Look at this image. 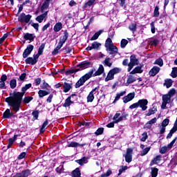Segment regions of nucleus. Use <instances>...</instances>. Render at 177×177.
I'll return each instance as SVG.
<instances>
[{"label":"nucleus","instance_id":"f257e3e1","mask_svg":"<svg viewBox=\"0 0 177 177\" xmlns=\"http://www.w3.org/2000/svg\"><path fill=\"white\" fill-rule=\"evenodd\" d=\"M32 86V84H28L25 86L22 87V92L14 93L12 96L6 98V102L8 103L10 107H12V111L17 113L20 110V106H21V100H23V96L26 93V91H28L30 88Z\"/></svg>","mask_w":177,"mask_h":177},{"label":"nucleus","instance_id":"f03ea898","mask_svg":"<svg viewBox=\"0 0 177 177\" xmlns=\"http://www.w3.org/2000/svg\"><path fill=\"white\" fill-rule=\"evenodd\" d=\"M105 48L109 50V55L115 56L118 53V48L113 44L111 38H108L105 42Z\"/></svg>","mask_w":177,"mask_h":177},{"label":"nucleus","instance_id":"7ed1b4c3","mask_svg":"<svg viewBox=\"0 0 177 177\" xmlns=\"http://www.w3.org/2000/svg\"><path fill=\"white\" fill-rule=\"evenodd\" d=\"M95 69H91L88 73H86L84 76H82L75 84V88H80L82 86L92 77Z\"/></svg>","mask_w":177,"mask_h":177},{"label":"nucleus","instance_id":"20e7f679","mask_svg":"<svg viewBox=\"0 0 177 177\" xmlns=\"http://www.w3.org/2000/svg\"><path fill=\"white\" fill-rule=\"evenodd\" d=\"M138 64H139V60L135 55H131L130 57V62L128 64V73H131V70H132L135 66H138Z\"/></svg>","mask_w":177,"mask_h":177},{"label":"nucleus","instance_id":"39448f33","mask_svg":"<svg viewBox=\"0 0 177 177\" xmlns=\"http://www.w3.org/2000/svg\"><path fill=\"white\" fill-rule=\"evenodd\" d=\"M32 17V16H31L30 15H25L24 13H21L19 15L18 20L21 23H29L30 20H31Z\"/></svg>","mask_w":177,"mask_h":177},{"label":"nucleus","instance_id":"423d86ee","mask_svg":"<svg viewBox=\"0 0 177 177\" xmlns=\"http://www.w3.org/2000/svg\"><path fill=\"white\" fill-rule=\"evenodd\" d=\"M162 103L161 105V109L163 110H165L167 109V104L171 103V97L169 95H167V94L162 95Z\"/></svg>","mask_w":177,"mask_h":177},{"label":"nucleus","instance_id":"0eeeda50","mask_svg":"<svg viewBox=\"0 0 177 177\" xmlns=\"http://www.w3.org/2000/svg\"><path fill=\"white\" fill-rule=\"evenodd\" d=\"M138 107L142 109V111H146L147 110V104H149V101L147 99L139 100Z\"/></svg>","mask_w":177,"mask_h":177},{"label":"nucleus","instance_id":"6e6552de","mask_svg":"<svg viewBox=\"0 0 177 177\" xmlns=\"http://www.w3.org/2000/svg\"><path fill=\"white\" fill-rule=\"evenodd\" d=\"M34 50V46L29 44L27 48L24 50L23 53V57L26 59V57H28L29 55H31V52Z\"/></svg>","mask_w":177,"mask_h":177},{"label":"nucleus","instance_id":"1a4fd4ad","mask_svg":"<svg viewBox=\"0 0 177 177\" xmlns=\"http://www.w3.org/2000/svg\"><path fill=\"white\" fill-rule=\"evenodd\" d=\"M99 91V88L98 87H95V88H93L88 94V95L87 96V102L88 103H92V102H93V100L95 99V93H96V91Z\"/></svg>","mask_w":177,"mask_h":177},{"label":"nucleus","instance_id":"9d476101","mask_svg":"<svg viewBox=\"0 0 177 177\" xmlns=\"http://www.w3.org/2000/svg\"><path fill=\"white\" fill-rule=\"evenodd\" d=\"M133 150L131 148L127 149L126 154L124 155L126 162H131L132 161V152Z\"/></svg>","mask_w":177,"mask_h":177},{"label":"nucleus","instance_id":"9b49d317","mask_svg":"<svg viewBox=\"0 0 177 177\" xmlns=\"http://www.w3.org/2000/svg\"><path fill=\"white\" fill-rule=\"evenodd\" d=\"M157 122V118H153L151 120L148 121L145 125H144V129H151V127H153V124H156Z\"/></svg>","mask_w":177,"mask_h":177},{"label":"nucleus","instance_id":"f8f14e48","mask_svg":"<svg viewBox=\"0 0 177 177\" xmlns=\"http://www.w3.org/2000/svg\"><path fill=\"white\" fill-rule=\"evenodd\" d=\"M92 66H93L92 62H88V61H84V62H82L80 64H79L78 67H80V68H82V70H84L85 68L92 67Z\"/></svg>","mask_w":177,"mask_h":177},{"label":"nucleus","instance_id":"ddd939ff","mask_svg":"<svg viewBox=\"0 0 177 177\" xmlns=\"http://www.w3.org/2000/svg\"><path fill=\"white\" fill-rule=\"evenodd\" d=\"M133 99H135V93H130L123 97V102L124 103H128L131 100H133Z\"/></svg>","mask_w":177,"mask_h":177},{"label":"nucleus","instance_id":"4468645a","mask_svg":"<svg viewBox=\"0 0 177 177\" xmlns=\"http://www.w3.org/2000/svg\"><path fill=\"white\" fill-rule=\"evenodd\" d=\"M67 38H68V32H67V30H65L64 32V35L60 37L59 43L62 45H64V44H66V41H67Z\"/></svg>","mask_w":177,"mask_h":177},{"label":"nucleus","instance_id":"2eb2a0df","mask_svg":"<svg viewBox=\"0 0 177 177\" xmlns=\"http://www.w3.org/2000/svg\"><path fill=\"white\" fill-rule=\"evenodd\" d=\"M136 82V77L132 75H129L128 76L127 82L125 83V86H129L131 84H133V82Z\"/></svg>","mask_w":177,"mask_h":177},{"label":"nucleus","instance_id":"dca6fc26","mask_svg":"<svg viewBox=\"0 0 177 177\" xmlns=\"http://www.w3.org/2000/svg\"><path fill=\"white\" fill-rule=\"evenodd\" d=\"M120 114L117 113L115 114V115L113 118V120H115V124H118V122H121V121H123V120H125V116H120Z\"/></svg>","mask_w":177,"mask_h":177},{"label":"nucleus","instance_id":"f3484780","mask_svg":"<svg viewBox=\"0 0 177 177\" xmlns=\"http://www.w3.org/2000/svg\"><path fill=\"white\" fill-rule=\"evenodd\" d=\"M63 88H64V92L65 93H67V92H69V91L71 90V88H73V83H67V82H64L63 84Z\"/></svg>","mask_w":177,"mask_h":177},{"label":"nucleus","instance_id":"a211bd4d","mask_svg":"<svg viewBox=\"0 0 177 177\" xmlns=\"http://www.w3.org/2000/svg\"><path fill=\"white\" fill-rule=\"evenodd\" d=\"M3 118H10L12 117H15V113L10 111V109H7L3 115Z\"/></svg>","mask_w":177,"mask_h":177},{"label":"nucleus","instance_id":"6ab92c4d","mask_svg":"<svg viewBox=\"0 0 177 177\" xmlns=\"http://www.w3.org/2000/svg\"><path fill=\"white\" fill-rule=\"evenodd\" d=\"M160 72V67L158 66H153V68L151 69L149 71V75L151 77H154L155 75H157L158 73Z\"/></svg>","mask_w":177,"mask_h":177},{"label":"nucleus","instance_id":"aec40b11","mask_svg":"<svg viewBox=\"0 0 177 177\" xmlns=\"http://www.w3.org/2000/svg\"><path fill=\"white\" fill-rule=\"evenodd\" d=\"M46 17H48V11H46L44 14L38 16L36 18V21H38L39 23H42Z\"/></svg>","mask_w":177,"mask_h":177},{"label":"nucleus","instance_id":"412c9836","mask_svg":"<svg viewBox=\"0 0 177 177\" xmlns=\"http://www.w3.org/2000/svg\"><path fill=\"white\" fill-rule=\"evenodd\" d=\"M104 73V67L103 65H100L97 71L93 74V77H97V75H102Z\"/></svg>","mask_w":177,"mask_h":177},{"label":"nucleus","instance_id":"4be33fe9","mask_svg":"<svg viewBox=\"0 0 177 177\" xmlns=\"http://www.w3.org/2000/svg\"><path fill=\"white\" fill-rule=\"evenodd\" d=\"M143 70H142V66H136L132 71L130 72V74H142Z\"/></svg>","mask_w":177,"mask_h":177},{"label":"nucleus","instance_id":"5701e85b","mask_svg":"<svg viewBox=\"0 0 177 177\" xmlns=\"http://www.w3.org/2000/svg\"><path fill=\"white\" fill-rule=\"evenodd\" d=\"M24 38L26 41H30V42H32V41H34L35 36H34V35H32V34L26 33L24 36Z\"/></svg>","mask_w":177,"mask_h":177},{"label":"nucleus","instance_id":"b1692460","mask_svg":"<svg viewBox=\"0 0 177 177\" xmlns=\"http://www.w3.org/2000/svg\"><path fill=\"white\" fill-rule=\"evenodd\" d=\"M157 113V106H154L152 108L149 109L148 113L146 114L147 117H150L152 114H156Z\"/></svg>","mask_w":177,"mask_h":177},{"label":"nucleus","instance_id":"393cba45","mask_svg":"<svg viewBox=\"0 0 177 177\" xmlns=\"http://www.w3.org/2000/svg\"><path fill=\"white\" fill-rule=\"evenodd\" d=\"M30 175V170L26 169L17 174V177H27Z\"/></svg>","mask_w":177,"mask_h":177},{"label":"nucleus","instance_id":"a878e982","mask_svg":"<svg viewBox=\"0 0 177 177\" xmlns=\"http://www.w3.org/2000/svg\"><path fill=\"white\" fill-rule=\"evenodd\" d=\"M74 102L71 101V96H69L66 100L65 103L63 104L64 107H70Z\"/></svg>","mask_w":177,"mask_h":177},{"label":"nucleus","instance_id":"bb28decb","mask_svg":"<svg viewBox=\"0 0 177 177\" xmlns=\"http://www.w3.org/2000/svg\"><path fill=\"white\" fill-rule=\"evenodd\" d=\"M62 28H63V24H62V22H58L54 26V31L55 32H59V31H60Z\"/></svg>","mask_w":177,"mask_h":177},{"label":"nucleus","instance_id":"cd10ccee","mask_svg":"<svg viewBox=\"0 0 177 177\" xmlns=\"http://www.w3.org/2000/svg\"><path fill=\"white\" fill-rule=\"evenodd\" d=\"M76 162H77V164H80V165H84V164H88V158L83 157L80 160H77Z\"/></svg>","mask_w":177,"mask_h":177},{"label":"nucleus","instance_id":"c85d7f7f","mask_svg":"<svg viewBox=\"0 0 177 177\" xmlns=\"http://www.w3.org/2000/svg\"><path fill=\"white\" fill-rule=\"evenodd\" d=\"M158 175V169L156 167H151V176L157 177Z\"/></svg>","mask_w":177,"mask_h":177},{"label":"nucleus","instance_id":"c756f323","mask_svg":"<svg viewBox=\"0 0 177 177\" xmlns=\"http://www.w3.org/2000/svg\"><path fill=\"white\" fill-rule=\"evenodd\" d=\"M112 80H114V75L109 71L105 78V82H109V81H111Z\"/></svg>","mask_w":177,"mask_h":177},{"label":"nucleus","instance_id":"7c9ffc66","mask_svg":"<svg viewBox=\"0 0 177 177\" xmlns=\"http://www.w3.org/2000/svg\"><path fill=\"white\" fill-rule=\"evenodd\" d=\"M26 64H32V66H34V64H37V61L32 57H28L26 59Z\"/></svg>","mask_w":177,"mask_h":177},{"label":"nucleus","instance_id":"2f4dec72","mask_svg":"<svg viewBox=\"0 0 177 177\" xmlns=\"http://www.w3.org/2000/svg\"><path fill=\"white\" fill-rule=\"evenodd\" d=\"M161 160V156H157L153 160L151 161L150 165L151 167L154 165V164H157L158 161Z\"/></svg>","mask_w":177,"mask_h":177},{"label":"nucleus","instance_id":"473e14b6","mask_svg":"<svg viewBox=\"0 0 177 177\" xmlns=\"http://www.w3.org/2000/svg\"><path fill=\"white\" fill-rule=\"evenodd\" d=\"M49 93V92L44 90H39L38 91L39 97L42 98L44 96H47V95Z\"/></svg>","mask_w":177,"mask_h":177},{"label":"nucleus","instance_id":"72a5a7b5","mask_svg":"<svg viewBox=\"0 0 177 177\" xmlns=\"http://www.w3.org/2000/svg\"><path fill=\"white\" fill-rule=\"evenodd\" d=\"M62 46H63V44H61V43H58L57 47L53 51V55H57V53H59V49H62Z\"/></svg>","mask_w":177,"mask_h":177},{"label":"nucleus","instance_id":"f704fd0d","mask_svg":"<svg viewBox=\"0 0 177 177\" xmlns=\"http://www.w3.org/2000/svg\"><path fill=\"white\" fill-rule=\"evenodd\" d=\"M104 66H107V67H111L113 64L111 62V59L110 57L105 59L104 61Z\"/></svg>","mask_w":177,"mask_h":177},{"label":"nucleus","instance_id":"c9c22d12","mask_svg":"<svg viewBox=\"0 0 177 177\" xmlns=\"http://www.w3.org/2000/svg\"><path fill=\"white\" fill-rule=\"evenodd\" d=\"M49 124V122H48V120H46L43 124L41 128L40 129V133H44V132H45V129H46V127H48V124Z\"/></svg>","mask_w":177,"mask_h":177},{"label":"nucleus","instance_id":"e433bc0d","mask_svg":"<svg viewBox=\"0 0 177 177\" xmlns=\"http://www.w3.org/2000/svg\"><path fill=\"white\" fill-rule=\"evenodd\" d=\"M102 32H103L102 30H99L98 32H95L94 35L91 37V41H95V39H97Z\"/></svg>","mask_w":177,"mask_h":177},{"label":"nucleus","instance_id":"4c0bfd02","mask_svg":"<svg viewBox=\"0 0 177 177\" xmlns=\"http://www.w3.org/2000/svg\"><path fill=\"white\" fill-rule=\"evenodd\" d=\"M73 177H81V171L79 168L73 171Z\"/></svg>","mask_w":177,"mask_h":177},{"label":"nucleus","instance_id":"58836bf2","mask_svg":"<svg viewBox=\"0 0 177 177\" xmlns=\"http://www.w3.org/2000/svg\"><path fill=\"white\" fill-rule=\"evenodd\" d=\"M95 1L96 0L88 1L87 3L84 4V9H86V8H89L90 6H92V5H93V3H95Z\"/></svg>","mask_w":177,"mask_h":177},{"label":"nucleus","instance_id":"ea45409f","mask_svg":"<svg viewBox=\"0 0 177 177\" xmlns=\"http://www.w3.org/2000/svg\"><path fill=\"white\" fill-rule=\"evenodd\" d=\"M159 42L158 39H154L149 41V45L151 46H156V45H158Z\"/></svg>","mask_w":177,"mask_h":177},{"label":"nucleus","instance_id":"a19ab883","mask_svg":"<svg viewBox=\"0 0 177 177\" xmlns=\"http://www.w3.org/2000/svg\"><path fill=\"white\" fill-rule=\"evenodd\" d=\"M150 147H146L142 151H140V156L143 157V156H146L149 151H150Z\"/></svg>","mask_w":177,"mask_h":177},{"label":"nucleus","instance_id":"79ce46f5","mask_svg":"<svg viewBox=\"0 0 177 177\" xmlns=\"http://www.w3.org/2000/svg\"><path fill=\"white\" fill-rule=\"evenodd\" d=\"M10 85L11 89H15V88H16V86H17V81H16V80L15 79L10 80Z\"/></svg>","mask_w":177,"mask_h":177},{"label":"nucleus","instance_id":"37998d69","mask_svg":"<svg viewBox=\"0 0 177 177\" xmlns=\"http://www.w3.org/2000/svg\"><path fill=\"white\" fill-rule=\"evenodd\" d=\"M158 10H160V8H158V6H156L153 11V17H158L160 16V11Z\"/></svg>","mask_w":177,"mask_h":177},{"label":"nucleus","instance_id":"c03bdc74","mask_svg":"<svg viewBox=\"0 0 177 177\" xmlns=\"http://www.w3.org/2000/svg\"><path fill=\"white\" fill-rule=\"evenodd\" d=\"M164 85H165L167 88H171V86H172V80L171 79L166 80Z\"/></svg>","mask_w":177,"mask_h":177},{"label":"nucleus","instance_id":"a18cd8bd","mask_svg":"<svg viewBox=\"0 0 177 177\" xmlns=\"http://www.w3.org/2000/svg\"><path fill=\"white\" fill-rule=\"evenodd\" d=\"M113 75H115V74H118L119 73H121V68H113L110 71Z\"/></svg>","mask_w":177,"mask_h":177},{"label":"nucleus","instance_id":"49530a36","mask_svg":"<svg viewBox=\"0 0 177 177\" xmlns=\"http://www.w3.org/2000/svg\"><path fill=\"white\" fill-rule=\"evenodd\" d=\"M62 50L64 51V53H71L73 49L71 47L65 46L62 48Z\"/></svg>","mask_w":177,"mask_h":177},{"label":"nucleus","instance_id":"de8ad7c7","mask_svg":"<svg viewBox=\"0 0 177 177\" xmlns=\"http://www.w3.org/2000/svg\"><path fill=\"white\" fill-rule=\"evenodd\" d=\"M91 46H93V49H99L100 46H102V44L97 41H94Z\"/></svg>","mask_w":177,"mask_h":177},{"label":"nucleus","instance_id":"09e8293b","mask_svg":"<svg viewBox=\"0 0 177 177\" xmlns=\"http://www.w3.org/2000/svg\"><path fill=\"white\" fill-rule=\"evenodd\" d=\"M155 64H158V66L162 67L164 65V61H162V59L158 58L155 61Z\"/></svg>","mask_w":177,"mask_h":177},{"label":"nucleus","instance_id":"8fccbe9b","mask_svg":"<svg viewBox=\"0 0 177 177\" xmlns=\"http://www.w3.org/2000/svg\"><path fill=\"white\" fill-rule=\"evenodd\" d=\"M127 45H128V40H127L125 39H122V41L120 42L121 48H124L127 46Z\"/></svg>","mask_w":177,"mask_h":177},{"label":"nucleus","instance_id":"3c124183","mask_svg":"<svg viewBox=\"0 0 177 177\" xmlns=\"http://www.w3.org/2000/svg\"><path fill=\"white\" fill-rule=\"evenodd\" d=\"M48 8H49V3H48V2H44L41 6V12H45Z\"/></svg>","mask_w":177,"mask_h":177},{"label":"nucleus","instance_id":"603ef678","mask_svg":"<svg viewBox=\"0 0 177 177\" xmlns=\"http://www.w3.org/2000/svg\"><path fill=\"white\" fill-rule=\"evenodd\" d=\"M129 28L130 31H132V32H135L136 31V24H131L129 25Z\"/></svg>","mask_w":177,"mask_h":177},{"label":"nucleus","instance_id":"864d4df0","mask_svg":"<svg viewBox=\"0 0 177 177\" xmlns=\"http://www.w3.org/2000/svg\"><path fill=\"white\" fill-rule=\"evenodd\" d=\"M32 97H30V96H28V97H25L24 99V103H25V104H27L28 103H30V102H31V100H32Z\"/></svg>","mask_w":177,"mask_h":177},{"label":"nucleus","instance_id":"5fc2aeb1","mask_svg":"<svg viewBox=\"0 0 177 177\" xmlns=\"http://www.w3.org/2000/svg\"><path fill=\"white\" fill-rule=\"evenodd\" d=\"M44 49H45V44H42L39 46L37 53H39V55H42V53H44Z\"/></svg>","mask_w":177,"mask_h":177},{"label":"nucleus","instance_id":"6e6d98bb","mask_svg":"<svg viewBox=\"0 0 177 177\" xmlns=\"http://www.w3.org/2000/svg\"><path fill=\"white\" fill-rule=\"evenodd\" d=\"M68 146V147H78V146H81V145L76 142H72Z\"/></svg>","mask_w":177,"mask_h":177},{"label":"nucleus","instance_id":"4d7b16f0","mask_svg":"<svg viewBox=\"0 0 177 177\" xmlns=\"http://www.w3.org/2000/svg\"><path fill=\"white\" fill-rule=\"evenodd\" d=\"M127 169H128L127 166H122L121 168L119 169L118 176H120V175H121V174H122L124 171H127Z\"/></svg>","mask_w":177,"mask_h":177},{"label":"nucleus","instance_id":"13d9d810","mask_svg":"<svg viewBox=\"0 0 177 177\" xmlns=\"http://www.w3.org/2000/svg\"><path fill=\"white\" fill-rule=\"evenodd\" d=\"M171 77L173 78H176L177 77V67L173 68L172 72H171Z\"/></svg>","mask_w":177,"mask_h":177},{"label":"nucleus","instance_id":"bf43d9fd","mask_svg":"<svg viewBox=\"0 0 177 177\" xmlns=\"http://www.w3.org/2000/svg\"><path fill=\"white\" fill-rule=\"evenodd\" d=\"M64 171V167H63V165H59L56 169V171L57 172V174H62V172H63Z\"/></svg>","mask_w":177,"mask_h":177},{"label":"nucleus","instance_id":"052dcab7","mask_svg":"<svg viewBox=\"0 0 177 177\" xmlns=\"http://www.w3.org/2000/svg\"><path fill=\"white\" fill-rule=\"evenodd\" d=\"M177 140V137H176L168 145L167 149H172V146L175 145V142Z\"/></svg>","mask_w":177,"mask_h":177},{"label":"nucleus","instance_id":"680f3d73","mask_svg":"<svg viewBox=\"0 0 177 177\" xmlns=\"http://www.w3.org/2000/svg\"><path fill=\"white\" fill-rule=\"evenodd\" d=\"M111 174H113V171H111V170L109 169V170H107L106 173L102 174L100 177L110 176V175H111Z\"/></svg>","mask_w":177,"mask_h":177},{"label":"nucleus","instance_id":"e2e57ef3","mask_svg":"<svg viewBox=\"0 0 177 177\" xmlns=\"http://www.w3.org/2000/svg\"><path fill=\"white\" fill-rule=\"evenodd\" d=\"M176 93V91H175V89H171L169 91V93L167 94H166L167 96H170V98L172 97V96H174V95H175V93Z\"/></svg>","mask_w":177,"mask_h":177},{"label":"nucleus","instance_id":"0e129e2a","mask_svg":"<svg viewBox=\"0 0 177 177\" xmlns=\"http://www.w3.org/2000/svg\"><path fill=\"white\" fill-rule=\"evenodd\" d=\"M148 136H147V132H144L142 133V137L141 138V141L142 142H146V140H147Z\"/></svg>","mask_w":177,"mask_h":177},{"label":"nucleus","instance_id":"69168bd1","mask_svg":"<svg viewBox=\"0 0 177 177\" xmlns=\"http://www.w3.org/2000/svg\"><path fill=\"white\" fill-rule=\"evenodd\" d=\"M32 115H33L35 120H37L39 115V112L38 111H35L32 113Z\"/></svg>","mask_w":177,"mask_h":177},{"label":"nucleus","instance_id":"338daca9","mask_svg":"<svg viewBox=\"0 0 177 177\" xmlns=\"http://www.w3.org/2000/svg\"><path fill=\"white\" fill-rule=\"evenodd\" d=\"M169 124V119H165L162 122V127H167Z\"/></svg>","mask_w":177,"mask_h":177},{"label":"nucleus","instance_id":"774afa93","mask_svg":"<svg viewBox=\"0 0 177 177\" xmlns=\"http://www.w3.org/2000/svg\"><path fill=\"white\" fill-rule=\"evenodd\" d=\"M103 131H104V129H103V128H99V129L95 131V135H102V133H103Z\"/></svg>","mask_w":177,"mask_h":177}]
</instances>
